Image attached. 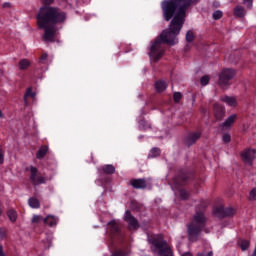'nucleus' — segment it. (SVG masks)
Wrapping results in <instances>:
<instances>
[{
  "label": "nucleus",
  "mask_w": 256,
  "mask_h": 256,
  "mask_svg": "<svg viewBox=\"0 0 256 256\" xmlns=\"http://www.w3.org/2000/svg\"><path fill=\"white\" fill-rule=\"evenodd\" d=\"M28 205L32 209H39V207H41V204L39 203V200L37 198H29Z\"/></svg>",
  "instance_id": "21"
},
{
  "label": "nucleus",
  "mask_w": 256,
  "mask_h": 256,
  "mask_svg": "<svg viewBox=\"0 0 256 256\" xmlns=\"http://www.w3.org/2000/svg\"><path fill=\"white\" fill-rule=\"evenodd\" d=\"M175 187H177V183H175L174 186H172V191H175Z\"/></svg>",
  "instance_id": "46"
},
{
  "label": "nucleus",
  "mask_w": 256,
  "mask_h": 256,
  "mask_svg": "<svg viewBox=\"0 0 256 256\" xmlns=\"http://www.w3.org/2000/svg\"><path fill=\"white\" fill-rule=\"evenodd\" d=\"M207 225V217L203 212H196L191 223L187 225V233L190 241H197V237L203 231V227Z\"/></svg>",
  "instance_id": "4"
},
{
  "label": "nucleus",
  "mask_w": 256,
  "mask_h": 256,
  "mask_svg": "<svg viewBox=\"0 0 256 256\" xmlns=\"http://www.w3.org/2000/svg\"><path fill=\"white\" fill-rule=\"evenodd\" d=\"M47 57H49V55H47V53H43L42 56L40 57L39 63H43V61H47Z\"/></svg>",
  "instance_id": "38"
},
{
  "label": "nucleus",
  "mask_w": 256,
  "mask_h": 256,
  "mask_svg": "<svg viewBox=\"0 0 256 256\" xmlns=\"http://www.w3.org/2000/svg\"><path fill=\"white\" fill-rule=\"evenodd\" d=\"M47 151H49V148L47 146H41L36 153V159H43V157L47 155Z\"/></svg>",
  "instance_id": "18"
},
{
  "label": "nucleus",
  "mask_w": 256,
  "mask_h": 256,
  "mask_svg": "<svg viewBox=\"0 0 256 256\" xmlns=\"http://www.w3.org/2000/svg\"><path fill=\"white\" fill-rule=\"evenodd\" d=\"M124 220L128 223L129 229H139V221L131 215V212L127 210L124 215Z\"/></svg>",
  "instance_id": "9"
},
{
  "label": "nucleus",
  "mask_w": 256,
  "mask_h": 256,
  "mask_svg": "<svg viewBox=\"0 0 256 256\" xmlns=\"http://www.w3.org/2000/svg\"><path fill=\"white\" fill-rule=\"evenodd\" d=\"M214 116L218 120H221L222 117H225V108L219 103L214 104Z\"/></svg>",
  "instance_id": "12"
},
{
  "label": "nucleus",
  "mask_w": 256,
  "mask_h": 256,
  "mask_svg": "<svg viewBox=\"0 0 256 256\" xmlns=\"http://www.w3.org/2000/svg\"><path fill=\"white\" fill-rule=\"evenodd\" d=\"M159 155H161V150L159 148H152L148 157L155 158L159 157Z\"/></svg>",
  "instance_id": "26"
},
{
  "label": "nucleus",
  "mask_w": 256,
  "mask_h": 256,
  "mask_svg": "<svg viewBox=\"0 0 256 256\" xmlns=\"http://www.w3.org/2000/svg\"><path fill=\"white\" fill-rule=\"evenodd\" d=\"M155 89H156L157 93H163V91H165L167 89V81L158 80L155 83Z\"/></svg>",
  "instance_id": "14"
},
{
  "label": "nucleus",
  "mask_w": 256,
  "mask_h": 256,
  "mask_svg": "<svg viewBox=\"0 0 256 256\" xmlns=\"http://www.w3.org/2000/svg\"><path fill=\"white\" fill-rule=\"evenodd\" d=\"M221 101H223V103H226V105H229V107H237V100H235L234 97L224 96L221 98Z\"/></svg>",
  "instance_id": "15"
},
{
  "label": "nucleus",
  "mask_w": 256,
  "mask_h": 256,
  "mask_svg": "<svg viewBox=\"0 0 256 256\" xmlns=\"http://www.w3.org/2000/svg\"><path fill=\"white\" fill-rule=\"evenodd\" d=\"M0 119H3V111L0 110Z\"/></svg>",
  "instance_id": "45"
},
{
  "label": "nucleus",
  "mask_w": 256,
  "mask_h": 256,
  "mask_svg": "<svg viewBox=\"0 0 256 256\" xmlns=\"http://www.w3.org/2000/svg\"><path fill=\"white\" fill-rule=\"evenodd\" d=\"M111 256H127V254L124 253L123 251H117L114 254H112Z\"/></svg>",
  "instance_id": "40"
},
{
  "label": "nucleus",
  "mask_w": 256,
  "mask_h": 256,
  "mask_svg": "<svg viewBox=\"0 0 256 256\" xmlns=\"http://www.w3.org/2000/svg\"><path fill=\"white\" fill-rule=\"evenodd\" d=\"M235 213V209L233 208H224L223 206L216 207L213 210V215L218 217L219 219H223V217H233Z\"/></svg>",
  "instance_id": "7"
},
{
  "label": "nucleus",
  "mask_w": 256,
  "mask_h": 256,
  "mask_svg": "<svg viewBox=\"0 0 256 256\" xmlns=\"http://www.w3.org/2000/svg\"><path fill=\"white\" fill-rule=\"evenodd\" d=\"M148 243H150L153 253H157L158 256H173V250L171 246L167 244V241L163 238V235L148 234Z\"/></svg>",
  "instance_id": "3"
},
{
  "label": "nucleus",
  "mask_w": 256,
  "mask_h": 256,
  "mask_svg": "<svg viewBox=\"0 0 256 256\" xmlns=\"http://www.w3.org/2000/svg\"><path fill=\"white\" fill-rule=\"evenodd\" d=\"M197 0H164L161 3V8L163 11V17L166 21H171L169 25V31H163L159 38L156 39L150 46L149 57L151 61H159L163 55H165L166 45H177L179 39L177 36L181 33L183 29V24L185 23V17L187 9L191 7ZM172 19V20H171Z\"/></svg>",
  "instance_id": "1"
},
{
  "label": "nucleus",
  "mask_w": 256,
  "mask_h": 256,
  "mask_svg": "<svg viewBox=\"0 0 256 256\" xmlns=\"http://www.w3.org/2000/svg\"><path fill=\"white\" fill-rule=\"evenodd\" d=\"M41 221H43V217L40 215H34L32 218V223H40Z\"/></svg>",
  "instance_id": "35"
},
{
  "label": "nucleus",
  "mask_w": 256,
  "mask_h": 256,
  "mask_svg": "<svg viewBox=\"0 0 256 256\" xmlns=\"http://www.w3.org/2000/svg\"><path fill=\"white\" fill-rule=\"evenodd\" d=\"M139 129H140V131H147V129H151V124H149L145 120H141L139 122Z\"/></svg>",
  "instance_id": "24"
},
{
  "label": "nucleus",
  "mask_w": 256,
  "mask_h": 256,
  "mask_svg": "<svg viewBox=\"0 0 256 256\" xmlns=\"http://www.w3.org/2000/svg\"><path fill=\"white\" fill-rule=\"evenodd\" d=\"M7 237V231L5 229L0 228V239H5Z\"/></svg>",
  "instance_id": "36"
},
{
  "label": "nucleus",
  "mask_w": 256,
  "mask_h": 256,
  "mask_svg": "<svg viewBox=\"0 0 256 256\" xmlns=\"http://www.w3.org/2000/svg\"><path fill=\"white\" fill-rule=\"evenodd\" d=\"M197 256H213V251L206 253H198Z\"/></svg>",
  "instance_id": "41"
},
{
  "label": "nucleus",
  "mask_w": 256,
  "mask_h": 256,
  "mask_svg": "<svg viewBox=\"0 0 256 256\" xmlns=\"http://www.w3.org/2000/svg\"><path fill=\"white\" fill-rule=\"evenodd\" d=\"M205 233H211V230L209 228L204 229Z\"/></svg>",
  "instance_id": "44"
},
{
  "label": "nucleus",
  "mask_w": 256,
  "mask_h": 256,
  "mask_svg": "<svg viewBox=\"0 0 256 256\" xmlns=\"http://www.w3.org/2000/svg\"><path fill=\"white\" fill-rule=\"evenodd\" d=\"M222 141L224 143H230L231 142V135H229L228 133L223 134Z\"/></svg>",
  "instance_id": "32"
},
{
  "label": "nucleus",
  "mask_w": 256,
  "mask_h": 256,
  "mask_svg": "<svg viewBox=\"0 0 256 256\" xmlns=\"http://www.w3.org/2000/svg\"><path fill=\"white\" fill-rule=\"evenodd\" d=\"M57 221H58V219L53 215H48L44 219L45 225H49V227H55V225H57Z\"/></svg>",
  "instance_id": "16"
},
{
  "label": "nucleus",
  "mask_w": 256,
  "mask_h": 256,
  "mask_svg": "<svg viewBox=\"0 0 256 256\" xmlns=\"http://www.w3.org/2000/svg\"><path fill=\"white\" fill-rule=\"evenodd\" d=\"M102 171L104 173H106L107 175H113V173H115V166L108 164V165H104L102 168Z\"/></svg>",
  "instance_id": "22"
},
{
  "label": "nucleus",
  "mask_w": 256,
  "mask_h": 256,
  "mask_svg": "<svg viewBox=\"0 0 256 256\" xmlns=\"http://www.w3.org/2000/svg\"><path fill=\"white\" fill-rule=\"evenodd\" d=\"M131 185L134 189H145L147 182H145V179H135L131 182Z\"/></svg>",
  "instance_id": "13"
},
{
  "label": "nucleus",
  "mask_w": 256,
  "mask_h": 256,
  "mask_svg": "<svg viewBox=\"0 0 256 256\" xmlns=\"http://www.w3.org/2000/svg\"><path fill=\"white\" fill-rule=\"evenodd\" d=\"M235 121H237V115L232 114L220 125V127H221V129H231V127H233V123H235Z\"/></svg>",
  "instance_id": "11"
},
{
  "label": "nucleus",
  "mask_w": 256,
  "mask_h": 256,
  "mask_svg": "<svg viewBox=\"0 0 256 256\" xmlns=\"http://www.w3.org/2000/svg\"><path fill=\"white\" fill-rule=\"evenodd\" d=\"M256 151L255 149H246L242 152V161L246 165H252L253 160L255 159Z\"/></svg>",
  "instance_id": "8"
},
{
  "label": "nucleus",
  "mask_w": 256,
  "mask_h": 256,
  "mask_svg": "<svg viewBox=\"0 0 256 256\" xmlns=\"http://www.w3.org/2000/svg\"><path fill=\"white\" fill-rule=\"evenodd\" d=\"M235 77V70L231 68H225L219 74L218 85L223 89L229 87L231 85V79Z\"/></svg>",
  "instance_id": "5"
},
{
  "label": "nucleus",
  "mask_w": 256,
  "mask_h": 256,
  "mask_svg": "<svg viewBox=\"0 0 256 256\" xmlns=\"http://www.w3.org/2000/svg\"><path fill=\"white\" fill-rule=\"evenodd\" d=\"M30 181L33 185H43L47 183V178L44 176L39 175V171L37 168L31 166L30 167Z\"/></svg>",
  "instance_id": "6"
},
{
  "label": "nucleus",
  "mask_w": 256,
  "mask_h": 256,
  "mask_svg": "<svg viewBox=\"0 0 256 256\" xmlns=\"http://www.w3.org/2000/svg\"><path fill=\"white\" fill-rule=\"evenodd\" d=\"M193 39H195V34H193V31L189 30L187 33H186V41L188 43H192Z\"/></svg>",
  "instance_id": "27"
},
{
  "label": "nucleus",
  "mask_w": 256,
  "mask_h": 256,
  "mask_svg": "<svg viewBox=\"0 0 256 256\" xmlns=\"http://www.w3.org/2000/svg\"><path fill=\"white\" fill-rule=\"evenodd\" d=\"M7 215L12 223H15V221H17V211L10 209L8 210Z\"/></svg>",
  "instance_id": "23"
},
{
  "label": "nucleus",
  "mask_w": 256,
  "mask_h": 256,
  "mask_svg": "<svg viewBox=\"0 0 256 256\" xmlns=\"http://www.w3.org/2000/svg\"><path fill=\"white\" fill-rule=\"evenodd\" d=\"M4 161H5V158L3 155V148L0 147V165H3Z\"/></svg>",
  "instance_id": "37"
},
{
  "label": "nucleus",
  "mask_w": 256,
  "mask_h": 256,
  "mask_svg": "<svg viewBox=\"0 0 256 256\" xmlns=\"http://www.w3.org/2000/svg\"><path fill=\"white\" fill-rule=\"evenodd\" d=\"M244 3L247 4L248 9H251L253 7V0H243Z\"/></svg>",
  "instance_id": "39"
},
{
  "label": "nucleus",
  "mask_w": 256,
  "mask_h": 256,
  "mask_svg": "<svg viewBox=\"0 0 256 256\" xmlns=\"http://www.w3.org/2000/svg\"><path fill=\"white\" fill-rule=\"evenodd\" d=\"M210 77L209 76H203L201 79H200V83L203 87H205L206 85H209V81H210Z\"/></svg>",
  "instance_id": "28"
},
{
  "label": "nucleus",
  "mask_w": 256,
  "mask_h": 256,
  "mask_svg": "<svg viewBox=\"0 0 256 256\" xmlns=\"http://www.w3.org/2000/svg\"><path fill=\"white\" fill-rule=\"evenodd\" d=\"M183 95L179 92L174 93V101L175 103H179L182 99Z\"/></svg>",
  "instance_id": "34"
},
{
  "label": "nucleus",
  "mask_w": 256,
  "mask_h": 256,
  "mask_svg": "<svg viewBox=\"0 0 256 256\" xmlns=\"http://www.w3.org/2000/svg\"><path fill=\"white\" fill-rule=\"evenodd\" d=\"M182 256H193V255L189 252H186V253L182 254Z\"/></svg>",
  "instance_id": "43"
},
{
  "label": "nucleus",
  "mask_w": 256,
  "mask_h": 256,
  "mask_svg": "<svg viewBox=\"0 0 256 256\" xmlns=\"http://www.w3.org/2000/svg\"><path fill=\"white\" fill-rule=\"evenodd\" d=\"M108 227L112 233H119V222L117 220H111L108 222Z\"/></svg>",
  "instance_id": "17"
},
{
  "label": "nucleus",
  "mask_w": 256,
  "mask_h": 256,
  "mask_svg": "<svg viewBox=\"0 0 256 256\" xmlns=\"http://www.w3.org/2000/svg\"><path fill=\"white\" fill-rule=\"evenodd\" d=\"M35 92H33V89L32 88H28L24 97H23V100H24V103L25 105H27V97H35Z\"/></svg>",
  "instance_id": "25"
},
{
  "label": "nucleus",
  "mask_w": 256,
  "mask_h": 256,
  "mask_svg": "<svg viewBox=\"0 0 256 256\" xmlns=\"http://www.w3.org/2000/svg\"><path fill=\"white\" fill-rule=\"evenodd\" d=\"M0 256H5V253H3V246H0Z\"/></svg>",
  "instance_id": "42"
},
{
  "label": "nucleus",
  "mask_w": 256,
  "mask_h": 256,
  "mask_svg": "<svg viewBox=\"0 0 256 256\" xmlns=\"http://www.w3.org/2000/svg\"><path fill=\"white\" fill-rule=\"evenodd\" d=\"M198 139H201V132H192L186 137L185 144L187 147H191V145L197 143Z\"/></svg>",
  "instance_id": "10"
},
{
  "label": "nucleus",
  "mask_w": 256,
  "mask_h": 256,
  "mask_svg": "<svg viewBox=\"0 0 256 256\" xmlns=\"http://www.w3.org/2000/svg\"><path fill=\"white\" fill-rule=\"evenodd\" d=\"M181 199H189V192L186 190H180L179 191Z\"/></svg>",
  "instance_id": "31"
},
{
  "label": "nucleus",
  "mask_w": 256,
  "mask_h": 256,
  "mask_svg": "<svg viewBox=\"0 0 256 256\" xmlns=\"http://www.w3.org/2000/svg\"><path fill=\"white\" fill-rule=\"evenodd\" d=\"M249 200L256 201V189L255 188L250 191Z\"/></svg>",
  "instance_id": "33"
},
{
  "label": "nucleus",
  "mask_w": 256,
  "mask_h": 256,
  "mask_svg": "<svg viewBox=\"0 0 256 256\" xmlns=\"http://www.w3.org/2000/svg\"><path fill=\"white\" fill-rule=\"evenodd\" d=\"M212 17L217 21V19H221V17H223V12H221V10H217L213 13Z\"/></svg>",
  "instance_id": "29"
},
{
  "label": "nucleus",
  "mask_w": 256,
  "mask_h": 256,
  "mask_svg": "<svg viewBox=\"0 0 256 256\" xmlns=\"http://www.w3.org/2000/svg\"><path fill=\"white\" fill-rule=\"evenodd\" d=\"M30 65H31V62L27 59H22L18 63V67L20 71H25V69H29Z\"/></svg>",
  "instance_id": "19"
},
{
  "label": "nucleus",
  "mask_w": 256,
  "mask_h": 256,
  "mask_svg": "<svg viewBox=\"0 0 256 256\" xmlns=\"http://www.w3.org/2000/svg\"><path fill=\"white\" fill-rule=\"evenodd\" d=\"M246 14H247V12L245 11V8H243V6H237L234 9V15L236 17H245Z\"/></svg>",
  "instance_id": "20"
},
{
  "label": "nucleus",
  "mask_w": 256,
  "mask_h": 256,
  "mask_svg": "<svg viewBox=\"0 0 256 256\" xmlns=\"http://www.w3.org/2000/svg\"><path fill=\"white\" fill-rule=\"evenodd\" d=\"M240 247L242 251H247L249 249V241L244 240L241 242Z\"/></svg>",
  "instance_id": "30"
},
{
  "label": "nucleus",
  "mask_w": 256,
  "mask_h": 256,
  "mask_svg": "<svg viewBox=\"0 0 256 256\" xmlns=\"http://www.w3.org/2000/svg\"><path fill=\"white\" fill-rule=\"evenodd\" d=\"M7 5H9V4H8V3H5V4H4V7H7Z\"/></svg>",
  "instance_id": "48"
},
{
  "label": "nucleus",
  "mask_w": 256,
  "mask_h": 256,
  "mask_svg": "<svg viewBox=\"0 0 256 256\" xmlns=\"http://www.w3.org/2000/svg\"><path fill=\"white\" fill-rule=\"evenodd\" d=\"M55 0H43L44 6L39 8L36 16L37 26L44 30L43 39L47 43L55 42L57 25H63L67 21V13L53 5Z\"/></svg>",
  "instance_id": "2"
},
{
  "label": "nucleus",
  "mask_w": 256,
  "mask_h": 256,
  "mask_svg": "<svg viewBox=\"0 0 256 256\" xmlns=\"http://www.w3.org/2000/svg\"><path fill=\"white\" fill-rule=\"evenodd\" d=\"M181 179H183V181H187V178H186V177H181Z\"/></svg>",
  "instance_id": "47"
}]
</instances>
